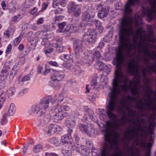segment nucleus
Returning <instances> with one entry per match:
<instances>
[{"instance_id": "a878e982", "label": "nucleus", "mask_w": 156, "mask_h": 156, "mask_svg": "<svg viewBox=\"0 0 156 156\" xmlns=\"http://www.w3.org/2000/svg\"><path fill=\"white\" fill-rule=\"evenodd\" d=\"M88 112V115L89 117L91 120L93 122H96L97 121V119L96 117H94V112L93 111L91 110H89Z\"/></svg>"}, {"instance_id": "09e8293b", "label": "nucleus", "mask_w": 156, "mask_h": 156, "mask_svg": "<svg viewBox=\"0 0 156 156\" xmlns=\"http://www.w3.org/2000/svg\"><path fill=\"white\" fill-rule=\"evenodd\" d=\"M48 63L50 65L52 66H54L55 67H58V65L55 61H51L49 62Z\"/></svg>"}, {"instance_id": "a19ab883", "label": "nucleus", "mask_w": 156, "mask_h": 156, "mask_svg": "<svg viewBox=\"0 0 156 156\" xmlns=\"http://www.w3.org/2000/svg\"><path fill=\"white\" fill-rule=\"evenodd\" d=\"M51 142L52 143L56 145H57L59 144V141L58 139L55 138L54 137L51 139Z\"/></svg>"}, {"instance_id": "7c9ffc66", "label": "nucleus", "mask_w": 156, "mask_h": 156, "mask_svg": "<svg viewBox=\"0 0 156 156\" xmlns=\"http://www.w3.org/2000/svg\"><path fill=\"white\" fill-rule=\"evenodd\" d=\"M71 21L72 22L71 25H78L77 23L79 22V17L74 16L71 19Z\"/></svg>"}, {"instance_id": "dca6fc26", "label": "nucleus", "mask_w": 156, "mask_h": 156, "mask_svg": "<svg viewBox=\"0 0 156 156\" xmlns=\"http://www.w3.org/2000/svg\"><path fill=\"white\" fill-rule=\"evenodd\" d=\"M62 151V153L64 156H72V151L70 147L68 145L63 146Z\"/></svg>"}, {"instance_id": "c9c22d12", "label": "nucleus", "mask_w": 156, "mask_h": 156, "mask_svg": "<svg viewBox=\"0 0 156 156\" xmlns=\"http://www.w3.org/2000/svg\"><path fill=\"white\" fill-rule=\"evenodd\" d=\"M21 40V38L20 36L16 38L13 41V45L15 46L17 45L20 43Z\"/></svg>"}, {"instance_id": "79ce46f5", "label": "nucleus", "mask_w": 156, "mask_h": 156, "mask_svg": "<svg viewBox=\"0 0 156 156\" xmlns=\"http://www.w3.org/2000/svg\"><path fill=\"white\" fill-rule=\"evenodd\" d=\"M101 55L98 51H96L93 54L92 58L94 59L95 58L96 59H98L100 57Z\"/></svg>"}, {"instance_id": "052dcab7", "label": "nucleus", "mask_w": 156, "mask_h": 156, "mask_svg": "<svg viewBox=\"0 0 156 156\" xmlns=\"http://www.w3.org/2000/svg\"><path fill=\"white\" fill-rule=\"evenodd\" d=\"M80 152L83 155H86L87 153V151L86 149H81L80 148Z\"/></svg>"}, {"instance_id": "6ab92c4d", "label": "nucleus", "mask_w": 156, "mask_h": 156, "mask_svg": "<svg viewBox=\"0 0 156 156\" xmlns=\"http://www.w3.org/2000/svg\"><path fill=\"white\" fill-rule=\"evenodd\" d=\"M58 26L59 29L56 30L57 33L64 32L67 31L66 30V23L65 22H62L58 24Z\"/></svg>"}, {"instance_id": "39448f33", "label": "nucleus", "mask_w": 156, "mask_h": 156, "mask_svg": "<svg viewBox=\"0 0 156 156\" xmlns=\"http://www.w3.org/2000/svg\"><path fill=\"white\" fill-rule=\"evenodd\" d=\"M96 37L97 33L94 30L90 29L83 36L82 41L91 44L96 41Z\"/></svg>"}, {"instance_id": "37998d69", "label": "nucleus", "mask_w": 156, "mask_h": 156, "mask_svg": "<svg viewBox=\"0 0 156 156\" xmlns=\"http://www.w3.org/2000/svg\"><path fill=\"white\" fill-rule=\"evenodd\" d=\"M37 40L36 39L31 41V48H34L37 44Z\"/></svg>"}, {"instance_id": "ddd939ff", "label": "nucleus", "mask_w": 156, "mask_h": 156, "mask_svg": "<svg viewBox=\"0 0 156 156\" xmlns=\"http://www.w3.org/2000/svg\"><path fill=\"white\" fill-rule=\"evenodd\" d=\"M62 128L60 126L55 124H51L48 126L47 134L51 135L57 132L60 131Z\"/></svg>"}, {"instance_id": "9b49d317", "label": "nucleus", "mask_w": 156, "mask_h": 156, "mask_svg": "<svg viewBox=\"0 0 156 156\" xmlns=\"http://www.w3.org/2000/svg\"><path fill=\"white\" fill-rule=\"evenodd\" d=\"M10 71V67L9 66L4 65L0 72V81H3L7 79Z\"/></svg>"}, {"instance_id": "8fccbe9b", "label": "nucleus", "mask_w": 156, "mask_h": 156, "mask_svg": "<svg viewBox=\"0 0 156 156\" xmlns=\"http://www.w3.org/2000/svg\"><path fill=\"white\" fill-rule=\"evenodd\" d=\"M12 49V46L11 45L9 44L7 46L6 50L5 51V53L6 54H8L11 51Z\"/></svg>"}, {"instance_id": "13d9d810", "label": "nucleus", "mask_w": 156, "mask_h": 156, "mask_svg": "<svg viewBox=\"0 0 156 156\" xmlns=\"http://www.w3.org/2000/svg\"><path fill=\"white\" fill-rule=\"evenodd\" d=\"M5 36L7 38H9L11 34L10 32L8 30H6L4 33Z\"/></svg>"}, {"instance_id": "7ed1b4c3", "label": "nucleus", "mask_w": 156, "mask_h": 156, "mask_svg": "<svg viewBox=\"0 0 156 156\" xmlns=\"http://www.w3.org/2000/svg\"><path fill=\"white\" fill-rule=\"evenodd\" d=\"M49 100L46 98L41 100L38 104L33 106L31 108V111L33 112H36L37 116H43L45 114L46 109L49 107Z\"/></svg>"}, {"instance_id": "f8f14e48", "label": "nucleus", "mask_w": 156, "mask_h": 156, "mask_svg": "<svg viewBox=\"0 0 156 156\" xmlns=\"http://www.w3.org/2000/svg\"><path fill=\"white\" fill-rule=\"evenodd\" d=\"M96 9L98 11V16L100 18L106 17L109 12L108 9L106 8L103 7L102 5L101 4L97 5Z\"/></svg>"}, {"instance_id": "e433bc0d", "label": "nucleus", "mask_w": 156, "mask_h": 156, "mask_svg": "<svg viewBox=\"0 0 156 156\" xmlns=\"http://www.w3.org/2000/svg\"><path fill=\"white\" fill-rule=\"evenodd\" d=\"M71 148L73 151H75L79 152L80 151V148L78 147V145H73L72 146Z\"/></svg>"}, {"instance_id": "2eb2a0df", "label": "nucleus", "mask_w": 156, "mask_h": 156, "mask_svg": "<svg viewBox=\"0 0 156 156\" xmlns=\"http://www.w3.org/2000/svg\"><path fill=\"white\" fill-rule=\"evenodd\" d=\"M51 116L49 114H45L44 115L43 119L40 123L37 124L38 127L41 128L47 124L50 121Z\"/></svg>"}, {"instance_id": "bf43d9fd", "label": "nucleus", "mask_w": 156, "mask_h": 156, "mask_svg": "<svg viewBox=\"0 0 156 156\" xmlns=\"http://www.w3.org/2000/svg\"><path fill=\"white\" fill-rule=\"evenodd\" d=\"M44 23V20L42 18H39L37 21V25H40Z\"/></svg>"}, {"instance_id": "f704fd0d", "label": "nucleus", "mask_w": 156, "mask_h": 156, "mask_svg": "<svg viewBox=\"0 0 156 156\" xmlns=\"http://www.w3.org/2000/svg\"><path fill=\"white\" fill-rule=\"evenodd\" d=\"M58 109H60L61 111H63V110L65 111H67L69 109V106L66 105H61L59 107L57 108Z\"/></svg>"}, {"instance_id": "c756f323", "label": "nucleus", "mask_w": 156, "mask_h": 156, "mask_svg": "<svg viewBox=\"0 0 156 156\" xmlns=\"http://www.w3.org/2000/svg\"><path fill=\"white\" fill-rule=\"evenodd\" d=\"M42 148V145L39 144L35 145L33 149V151L35 153L39 152Z\"/></svg>"}, {"instance_id": "4468645a", "label": "nucleus", "mask_w": 156, "mask_h": 156, "mask_svg": "<svg viewBox=\"0 0 156 156\" xmlns=\"http://www.w3.org/2000/svg\"><path fill=\"white\" fill-rule=\"evenodd\" d=\"M64 73L61 71H55L52 74L51 78L52 80H61L64 77Z\"/></svg>"}, {"instance_id": "b1692460", "label": "nucleus", "mask_w": 156, "mask_h": 156, "mask_svg": "<svg viewBox=\"0 0 156 156\" xmlns=\"http://www.w3.org/2000/svg\"><path fill=\"white\" fill-rule=\"evenodd\" d=\"M44 33L42 31H38L35 34V37L37 38V40H39L40 39L44 38Z\"/></svg>"}, {"instance_id": "5fc2aeb1", "label": "nucleus", "mask_w": 156, "mask_h": 156, "mask_svg": "<svg viewBox=\"0 0 156 156\" xmlns=\"http://www.w3.org/2000/svg\"><path fill=\"white\" fill-rule=\"evenodd\" d=\"M100 111V112L99 113V114L100 117L101 116H104L105 117V115L103 113V112H104V110L103 109H99Z\"/></svg>"}, {"instance_id": "9d476101", "label": "nucleus", "mask_w": 156, "mask_h": 156, "mask_svg": "<svg viewBox=\"0 0 156 156\" xmlns=\"http://www.w3.org/2000/svg\"><path fill=\"white\" fill-rule=\"evenodd\" d=\"M73 50L76 55H79L82 53L84 48L82 42L78 39H75L73 43Z\"/></svg>"}, {"instance_id": "338daca9", "label": "nucleus", "mask_w": 156, "mask_h": 156, "mask_svg": "<svg viewBox=\"0 0 156 156\" xmlns=\"http://www.w3.org/2000/svg\"><path fill=\"white\" fill-rule=\"evenodd\" d=\"M20 18V16H14L12 18V20L13 21H16L18 19Z\"/></svg>"}, {"instance_id": "393cba45", "label": "nucleus", "mask_w": 156, "mask_h": 156, "mask_svg": "<svg viewBox=\"0 0 156 156\" xmlns=\"http://www.w3.org/2000/svg\"><path fill=\"white\" fill-rule=\"evenodd\" d=\"M94 61L92 57L89 56H84L83 61L87 64H90Z\"/></svg>"}, {"instance_id": "423d86ee", "label": "nucleus", "mask_w": 156, "mask_h": 156, "mask_svg": "<svg viewBox=\"0 0 156 156\" xmlns=\"http://www.w3.org/2000/svg\"><path fill=\"white\" fill-rule=\"evenodd\" d=\"M153 9H152V7L146 8L143 7L142 8V12L143 15L147 16V20L149 22L156 18V5L154 6Z\"/></svg>"}, {"instance_id": "de8ad7c7", "label": "nucleus", "mask_w": 156, "mask_h": 156, "mask_svg": "<svg viewBox=\"0 0 156 156\" xmlns=\"http://www.w3.org/2000/svg\"><path fill=\"white\" fill-rule=\"evenodd\" d=\"M10 72L9 73V81H11L12 80H13L14 75H15L16 73H14L12 72L11 71H10Z\"/></svg>"}, {"instance_id": "72a5a7b5", "label": "nucleus", "mask_w": 156, "mask_h": 156, "mask_svg": "<svg viewBox=\"0 0 156 156\" xmlns=\"http://www.w3.org/2000/svg\"><path fill=\"white\" fill-rule=\"evenodd\" d=\"M93 24H95L97 28L98 27V26H101V24L100 21L98 20H94V19H93V21H91L90 23H88V24H89L90 25H91Z\"/></svg>"}, {"instance_id": "c03bdc74", "label": "nucleus", "mask_w": 156, "mask_h": 156, "mask_svg": "<svg viewBox=\"0 0 156 156\" xmlns=\"http://www.w3.org/2000/svg\"><path fill=\"white\" fill-rule=\"evenodd\" d=\"M64 16H58L55 17V22L59 21L64 18Z\"/></svg>"}, {"instance_id": "680f3d73", "label": "nucleus", "mask_w": 156, "mask_h": 156, "mask_svg": "<svg viewBox=\"0 0 156 156\" xmlns=\"http://www.w3.org/2000/svg\"><path fill=\"white\" fill-rule=\"evenodd\" d=\"M98 65L100 69H102L104 67L105 64L101 62H99Z\"/></svg>"}, {"instance_id": "2f4dec72", "label": "nucleus", "mask_w": 156, "mask_h": 156, "mask_svg": "<svg viewBox=\"0 0 156 156\" xmlns=\"http://www.w3.org/2000/svg\"><path fill=\"white\" fill-rule=\"evenodd\" d=\"M147 28L148 30L149 37L150 38L153 35V27L151 25H147Z\"/></svg>"}, {"instance_id": "0e129e2a", "label": "nucleus", "mask_w": 156, "mask_h": 156, "mask_svg": "<svg viewBox=\"0 0 156 156\" xmlns=\"http://www.w3.org/2000/svg\"><path fill=\"white\" fill-rule=\"evenodd\" d=\"M71 28L74 31H76L78 29V27L77 25H71Z\"/></svg>"}, {"instance_id": "1a4fd4ad", "label": "nucleus", "mask_w": 156, "mask_h": 156, "mask_svg": "<svg viewBox=\"0 0 156 156\" xmlns=\"http://www.w3.org/2000/svg\"><path fill=\"white\" fill-rule=\"evenodd\" d=\"M68 6V8L73 12V16H80L81 13V8L79 5L75 4L73 2H71L69 3Z\"/></svg>"}, {"instance_id": "774afa93", "label": "nucleus", "mask_w": 156, "mask_h": 156, "mask_svg": "<svg viewBox=\"0 0 156 156\" xmlns=\"http://www.w3.org/2000/svg\"><path fill=\"white\" fill-rule=\"evenodd\" d=\"M24 48L23 45V44H20L18 47V48L19 50L22 51L23 50Z\"/></svg>"}, {"instance_id": "a18cd8bd", "label": "nucleus", "mask_w": 156, "mask_h": 156, "mask_svg": "<svg viewBox=\"0 0 156 156\" xmlns=\"http://www.w3.org/2000/svg\"><path fill=\"white\" fill-rule=\"evenodd\" d=\"M62 8L58 7H57V9L55 10V14H59L62 12Z\"/></svg>"}, {"instance_id": "6e6d98bb", "label": "nucleus", "mask_w": 156, "mask_h": 156, "mask_svg": "<svg viewBox=\"0 0 156 156\" xmlns=\"http://www.w3.org/2000/svg\"><path fill=\"white\" fill-rule=\"evenodd\" d=\"M51 71H53V70L51 69H45L44 72V73L43 74L44 75H46V74L48 73H51Z\"/></svg>"}, {"instance_id": "4d7b16f0", "label": "nucleus", "mask_w": 156, "mask_h": 156, "mask_svg": "<svg viewBox=\"0 0 156 156\" xmlns=\"http://www.w3.org/2000/svg\"><path fill=\"white\" fill-rule=\"evenodd\" d=\"M17 68V65H14L12 69L11 70H10V71L14 73H16Z\"/></svg>"}, {"instance_id": "864d4df0", "label": "nucleus", "mask_w": 156, "mask_h": 156, "mask_svg": "<svg viewBox=\"0 0 156 156\" xmlns=\"http://www.w3.org/2000/svg\"><path fill=\"white\" fill-rule=\"evenodd\" d=\"M48 2H47L46 3L44 2L43 3L42 5V8L41 10L43 11L44 10H45L48 7Z\"/></svg>"}, {"instance_id": "58836bf2", "label": "nucleus", "mask_w": 156, "mask_h": 156, "mask_svg": "<svg viewBox=\"0 0 156 156\" xmlns=\"http://www.w3.org/2000/svg\"><path fill=\"white\" fill-rule=\"evenodd\" d=\"M79 115V113L78 112H73L72 113V115L71 119H75L76 120V119L78 118V117Z\"/></svg>"}, {"instance_id": "4be33fe9", "label": "nucleus", "mask_w": 156, "mask_h": 156, "mask_svg": "<svg viewBox=\"0 0 156 156\" xmlns=\"http://www.w3.org/2000/svg\"><path fill=\"white\" fill-rule=\"evenodd\" d=\"M59 81L52 80L51 86L52 87L55 89H58L61 87V85Z\"/></svg>"}, {"instance_id": "20e7f679", "label": "nucleus", "mask_w": 156, "mask_h": 156, "mask_svg": "<svg viewBox=\"0 0 156 156\" xmlns=\"http://www.w3.org/2000/svg\"><path fill=\"white\" fill-rule=\"evenodd\" d=\"M151 7H152L153 10L154 6L156 5V0H149ZM139 1L138 0H128V2L126 3L125 7L124 13L125 14L127 15L130 13L131 11L130 7L139 4Z\"/></svg>"}, {"instance_id": "412c9836", "label": "nucleus", "mask_w": 156, "mask_h": 156, "mask_svg": "<svg viewBox=\"0 0 156 156\" xmlns=\"http://www.w3.org/2000/svg\"><path fill=\"white\" fill-rule=\"evenodd\" d=\"M62 40L61 39L58 40L56 43V50L58 52H62L63 50V48L62 44Z\"/></svg>"}, {"instance_id": "aec40b11", "label": "nucleus", "mask_w": 156, "mask_h": 156, "mask_svg": "<svg viewBox=\"0 0 156 156\" xmlns=\"http://www.w3.org/2000/svg\"><path fill=\"white\" fill-rule=\"evenodd\" d=\"M76 120L69 119L66 121V126L68 128H72L75 125Z\"/></svg>"}, {"instance_id": "cd10ccee", "label": "nucleus", "mask_w": 156, "mask_h": 156, "mask_svg": "<svg viewBox=\"0 0 156 156\" xmlns=\"http://www.w3.org/2000/svg\"><path fill=\"white\" fill-rule=\"evenodd\" d=\"M63 66L68 70H72L73 66L69 63L64 62L62 64Z\"/></svg>"}, {"instance_id": "a211bd4d", "label": "nucleus", "mask_w": 156, "mask_h": 156, "mask_svg": "<svg viewBox=\"0 0 156 156\" xmlns=\"http://www.w3.org/2000/svg\"><path fill=\"white\" fill-rule=\"evenodd\" d=\"M65 0H53V7L55 8L57 6H64V2Z\"/></svg>"}, {"instance_id": "ea45409f", "label": "nucleus", "mask_w": 156, "mask_h": 156, "mask_svg": "<svg viewBox=\"0 0 156 156\" xmlns=\"http://www.w3.org/2000/svg\"><path fill=\"white\" fill-rule=\"evenodd\" d=\"M72 72H76V74L78 75L80 74L81 73V71L80 68L79 67H75V68H73Z\"/></svg>"}, {"instance_id": "4c0bfd02", "label": "nucleus", "mask_w": 156, "mask_h": 156, "mask_svg": "<svg viewBox=\"0 0 156 156\" xmlns=\"http://www.w3.org/2000/svg\"><path fill=\"white\" fill-rule=\"evenodd\" d=\"M8 116L7 115L6 113L3 116L2 118L1 119V123L2 125L5 124L7 122L6 117Z\"/></svg>"}, {"instance_id": "6e6552de", "label": "nucleus", "mask_w": 156, "mask_h": 156, "mask_svg": "<svg viewBox=\"0 0 156 156\" xmlns=\"http://www.w3.org/2000/svg\"><path fill=\"white\" fill-rule=\"evenodd\" d=\"M95 15V13L94 11H85L82 13L81 16L82 20L88 24V23H90L93 21Z\"/></svg>"}, {"instance_id": "bb28decb", "label": "nucleus", "mask_w": 156, "mask_h": 156, "mask_svg": "<svg viewBox=\"0 0 156 156\" xmlns=\"http://www.w3.org/2000/svg\"><path fill=\"white\" fill-rule=\"evenodd\" d=\"M99 95V93L98 91L96 90L94 92V94L90 98V100L92 102L94 101L95 100V98L98 97Z\"/></svg>"}, {"instance_id": "3c124183", "label": "nucleus", "mask_w": 156, "mask_h": 156, "mask_svg": "<svg viewBox=\"0 0 156 156\" xmlns=\"http://www.w3.org/2000/svg\"><path fill=\"white\" fill-rule=\"evenodd\" d=\"M90 85L93 88H95L96 86H97V82L95 80H93L90 83Z\"/></svg>"}, {"instance_id": "f03ea898", "label": "nucleus", "mask_w": 156, "mask_h": 156, "mask_svg": "<svg viewBox=\"0 0 156 156\" xmlns=\"http://www.w3.org/2000/svg\"><path fill=\"white\" fill-rule=\"evenodd\" d=\"M64 99V97L62 94H59L58 96H55L52 97L50 99L52 106L51 107V110L52 112H55V114L53 116L54 121L57 122L61 121L66 117L67 113L63 111H61L60 109H58V105Z\"/></svg>"}, {"instance_id": "5701e85b", "label": "nucleus", "mask_w": 156, "mask_h": 156, "mask_svg": "<svg viewBox=\"0 0 156 156\" xmlns=\"http://www.w3.org/2000/svg\"><path fill=\"white\" fill-rule=\"evenodd\" d=\"M15 110V106L13 104H11L9 109L8 112L6 113L9 116L12 115Z\"/></svg>"}, {"instance_id": "f3484780", "label": "nucleus", "mask_w": 156, "mask_h": 156, "mask_svg": "<svg viewBox=\"0 0 156 156\" xmlns=\"http://www.w3.org/2000/svg\"><path fill=\"white\" fill-rule=\"evenodd\" d=\"M72 140V139L69 134L65 135L62 136L61 138V142L63 144L71 143Z\"/></svg>"}, {"instance_id": "603ef678", "label": "nucleus", "mask_w": 156, "mask_h": 156, "mask_svg": "<svg viewBox=\"0 0 156 156\" xmlns=\"http://www.w3.org/2000/svg\"><path fill=\"white\" fill-rule=\"evenodd\" d=\"M45 154L46 156H59L58 154L52 153L47 152Z\"/></svg>"}, {"instance_id": "e2e57ef3", "label": "nucleus", "mask_w": 156, "mask_h": 156, "mask_svg": "<svg viewBox=\"0 0 156 156\" xmlns=\"http://www.w3.org/2000/svg\"><path fill=\"white\" fill-rule=\"evenodd\" d=\"M98 31L101 33L102 32L103 30V27L101 25V26H98V27L97 28Z\"/></svg>"}, {"instance_id": "0eeeda50", "label": "nucleus", "mask_w": 156, "mask_h": 156, "mask_svg": "<svg viewBox=\"0 0 156 156\" xmlns=\"http://www.w3.org/2000/svg\"><path fill=\"white\" fill-rule=\"evenodd\" d=\"M80 130L88 135L93 136L95 133L94 126L91 124H88L87 126L84 124H80L78 125Z\"/></svg>"}, {"instance_id": "f257e3e1", "label": "nucleus", "mask_w": 156, "mask_h": 156, "mask_svg": "<svg viewBox=\"0 0 156 156\" xmlns=\"http://www.w3.org/2000/svg\"><path fill=\"white\" fill-rule=\"evenodd\" d=\"M135 97L128 96L126 100H123L121 103V110L123 114L121 118H119L117 115L113 112L116 108L115 104L117 101V96H109L108 104L107 106L106 112L110 108V112L121 119L125 115L127 123V115L128 117H136L137 122H133V124H136V127L133 126L129 128L125 132L122 140V144L124 148L127 149V151L131 156H134L135 152L133 147L139 146L147 150L145 156H150L151 149L153 139L150 134H153V130L155 126L156 119V96H144V98H139ZM122 126V127H123ZM122 130V129H121ZM121 130H120L121 131ZM120 131L119 130H117Z\"/></svg>"}, {"instance_id": "c85d7f7f", "label": "nucleus", "mask_w": 156, "mask_h": 156, "mask_svg": "<svg viewBox=\"0 0 156 156\" xmlns=\"http://www.w3.org/2000/svg\"><path fill=\"white\" fill-rule=\"evenodd\" d=\"M30 77L29 75L24 76L23 78L20 77L18 79V81L19 82H24L26 81L29 80Z\"/></svg>"}, {"instance_id": "69168bd1", "label": "nucleus", "mask_w": 156, "mask_h": 156, "mask_svg": "<svg viewBox=\"0 0 156 156\" xmlns=\"http://www.w3.org/2000/svg\"><path fill=\"white\" fill-rule=\"evenodd\" d=\"M28 147V146H24L23 148V152L24 154H25L26 152V151L27 150Z\"/></svg>"}, {"instance_id": "473e14b6", "label": "nucleus", "mask_w": 156, "mask_h": 156, "mask_svg": "<svg viewBox=\"0 0 156 156\" xmlns=\"http://www.w3.org/2000/svg\"><path fill=\"white\" fill-rule=\"evenodd\" d=\"M15 92V89L14 87H12L8 90L7 92V94L9 96H12Z\"/></svg>"}, {"instance_id": "49530a36", "label": "nucleus", "mask_w": 156, "mask_h": 156, "mask_svg": "<svg viewBox=\"0 0 156 156\" xmlns=\"http://www.w3.org/2000/svg\"><path fill=\"white\" fill-rule=\"evenodd\" d=\"M5 100V98H0V109L3 106Z\"/></svg>"}]
</instances>
